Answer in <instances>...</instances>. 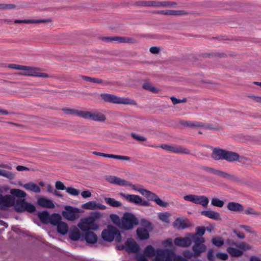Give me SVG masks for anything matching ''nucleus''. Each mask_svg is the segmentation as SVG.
I'll use <instances>...</instances> for the list:
<instances>
[{"label": "nucleus", "instance_id": "obj_30", "mask_svg": "<svg viewBox=\"0 0 261 261\" xmlns=\"http://www.w3.org/2000/svg\"><path fill=\"white\" fill-rule=\"evenodd\" d=\"M179 124L184 127L188 128H198L202 126L201 124V122L198 121L181 120L179 122Z\"/></svg>", "mask_w": 261, "mask_h": 261}, {"label": "nucleus", "instance_id": "obj_42", "mask_svg": "<svg viewBox=\"0 0 261 261\" xmlns=\"http://www.w3.org/2000/svg\"><path fill=\"white\" fill-rule=\"evenodd\" d=\"M0 176L6 177L10 180H12L15 178V175L12 172L5 170H0Z\"/></svg>", "mask_w": 261, "mask_h": 261}, {"label": "nucleus", "instance_id": "obj_6", "mask_svg": "<svg viewBox=\"0 0 261 261\" xmlns=\"http://www.w3.org/2000/svg\"><path fill=\"white\" fill-rule=\"evenodd\" d=\"M102 239L108 242H112L115 240L117 242H121L122 240L120 231L114 226L108 225L107 228L101 232Z\"/></svg>", "mask_w": 261, "mask_h": 261}, {"label": "nucleus", "instance_id": "obj_55", "mask_svg": "<svg viewBox=\"0 0 261 261\" xmlns=\"http://www.w3.org/2000/svg\"><path fill=\"white\" fill-rule=\"evenodd\" d=\"M148 7H162V2L149 1L148 3Z\"/></svg>", "mask_w": 261, "mask_h": 261}, {"label": "nucleus", "instance_id": "obj_8", "mask_svg": "<svg viewBox=\"0 0 261 261\" xmlns=\"http://www.w3.org/2000/svg\"><path fill=\"white\" fill-rule=\"evenodd\" d=\"M14 208L15 211L19 213L25 212L33 213L36 211L35 206L32 203L27 202L24 198H18L15 200Z\"/></svg>", "mask_w": 261, "mask_h": 261}, {"label": "nucleus", "instance_id": "obj_61", "mask_svg": "<svg viewBox=\"0 0 261 261\" xmlns=\"http://www.w3.org/2000/svg\"><path fill=\"white\" fill-rule=\"evenodd\" d=\"M207 257L209 261L214 260V252L212 249H210L208 250Z\"/></svg>", "mask_w": 261, "mask_h": 261}, {"label": "nucleus", "instance_id": "obj_20", "mask_svg": "<svg viewBox=\"0 0 261 261\" xmlns=\"http://www.w3.org/2000/svg\"><path fill=\"white\" fill-rule=\"evenodd\" d=\"M226 150L219 147L215 148L213 150L212 158L216 161L224 160Z\"/></svg>", "mask_w": 261, "mask_h": 261}, {"label": "nucleus", "instance_id": "obj_16", "mask_svg": "<svg viewBox=\"0 0 261 261\" xmlns=\"http://www.w3.org/2000/svg\"><path fill=\"white\" fill-rule=\"evenodd\" d=\"M84 119H90L95 121L104 122L106 119V116L99 112H91L90 111H85Z\"/></svg>", "mask_w": 261, "mask_h": 261}, {"label": "nucleus", "instance_id": "obj_54", "mask_svg": "<svg viewBox=\"0 0 261 261\" xmlns=\"http://www.w3.org/2000/svg\"><path fill=\"white\" fill-rule=\"evenodd\" d=\"M170 99L173 105H176L179 103L186 102L187 101V99L186 97L183 98L181 99L176 98L174 96H172L170 97Z\"/></svg>", "mask_w": 261, "mask_h": 261}, {"label": "nucleus", "instance_id": "obj_60", "mask_svg": "<svg viewBox=\"0 0 261 261\" xmlns=\"http://www.w3.org/2000/svg\"><path fill=\"white\" fill-rule=\"evenodd\" d=\"M144 253H140L137 255L136 259L138 261H148Z\"/></svg>", "mask_w": 261, "mask_h": 261}, {"label": "nucleus", "instance_id": "obj_2", "mask_svg": "<svg viewBox=\"0 0 261 261\" xmlns=\"http://www.w3.org/2000/svg\"><path fill=\"white\" fill-rule=\"evenodd\" d=\"M144 253L147 257H152L156 255L155 258L157 261H172V257L174 253L169 250L158 249L155 251L154 248L151 245L145 247Z\"/></svg>", "mask_w": 261, "mask_h": 261}, {"label": "nucleus", "instance_id": "obj_31", "mask_svg": "<svg viewBox=\"0 0 261 261\" xmlns=\"http://www.w3.org/2000/svg\"><path fill=\"white\" fill-rule=\"evenodd\" d=\"M227 208L232 212H240L243 210V206L237 202H229L227 205Z\"/></svg>", "mask_w": 261, "mask_h": 261}, {"label": "nucleus", "instance_id": "obj_21", "mask_svg": "<svg viewBox=\"0 0 261 261\" xmlns=\"http://www.w3.org/2000/svg\"><path fill=\"white\" fill-rule=\"evenodd\" d=\"M37 204L42 207L48 208H53L55 207V204L50 199L44 197H40L38 198Z\"/></svg>", "mask_w": 261, "mask_h": 261}, {"label": "nucleus", "instance_id": "obj_45", "mask_svg": "<svg viewBox=\"0 0 261 261\" xmlns=\"http://www.w3.org/2000/svg\"><path fill=\"white\" fill-rule=\"evenodd\" d=\"M211 204L215 206L222 207L224 204L223 201L218 199V198H213L211 201Z\"/></svg>", "mask_w": 261, "mask_h": 261}, {"label": "nucleus", "instance_id": "obj_24", "mask_svg": "<svg viewBox=\"0 0 261 261\" xmlns=\"http://www.w3.org/2000/svg\"><path fill=\"white\" fill-rule=\"evenodd\" d=\"M188 219L181 220L180 218H177L173 222V225L178 229H184L189 227L190 224L188 223Z\"/></svg>", "mask_w": 261, "mask_h": 261}, {"label": "nucleus", "instance_id": "obj_37", "mask_svg": "<svg viewBox=\"0 0 261 261\" xmlns=\"http://www.w3.org/2000/svg\"><path fill=\"white\" fill-rule=\"evenodd\" d=\"M196 232L195 233H189L188 235L191 236L192 239L200 238L199 236L202 237L204 235L205 232V228L204 227H197L196 228Z\"/></svg>", "mask_w": 261, "mask_h": 261}, {"label": "nucleus", "instance_id": "obj_56", "mask_svg": "<svg viewBox=\"0 0 261 261\" xmlns=\"http://www.w3.org/2000/svg\"><path fill=\"white\" fill-rule=\"evenodd\" d=\"M153 13L165 15H172V10H158L154 11Z\"/></svg>", "mask_w": 261, "mask_h": 261}, {"label": "nucleus", "instance_id": "obj_19", "mask_svg": "<svg viewBox=\"0 0 261 261\" xmlns=\"http://www.w3.org/2000/svg\"><path fill=\"white\" fill-rule=\"evenodd\" d=\"M126 250L132 253H137L139 251L140 247L138 244L131 238H129L125 242Z\"/></svg>", "mask_w": 261, "mask_h": 261}, {"label": "nucleus", "instance_id": "obj_3", "mask_svg": "<svg viewBox=\"0 0 261 261\" xmlns=\"http://www.w3.org/2000/svg\"><path fill=\"white\" fill-rule=\"evenodd\" d=\"M11 195H3L1 194V208L2 210H6V207L14 206L15 201V197L25 198L27 193L18 189H12L10 190Z\"/></svg>", "mask_w": 261, "mask_h": 261}, {"label": "nucleus", "instance_id": "obj_58", "mask_svg": "<svg viewBox=\"0 0 261 261\" xmlns=\"http://www.w3.org/2000/svg\"><path fill=\"white\" fill-rule=\"evenodd\" d=\"M189 13L184 10H172V15L181 16L189 14Z\"/></svg>", "mask_w": 261, "mask_h": 261}, {"label": "nucleus", "instance_id": "obj_44", "mask_svg": "<svg viewBox=\"0 0 261 261\" xmlns=\"http://www.w3.org/2000/svg\"><path fill=\"white\" fill-rule=\"evenodd\" d=\"M81 77L84 80L88 81L90 82L97 83V84H101L103 83L102 80L100 79L91 77L85 76V75H82Z\"/></svg>", "mask_w": 261, "mask_h": 261}, {"label": "nucleus", "instance_id": "obj_29", "mask_svg": "<svg viewBox=\"0 0 261 261\" xmlns=\"http://www.w3.org/2000/svg\"><path fill=\"white\" fill-rule=\"evenodd\" d=\"M50 216L49 213L47 211L38 212V217L43 224H48L49 223Z\"/></svg>", "mask_w": 261, "mask_h": 261}, {"label": "nucleus", "instance_id": "obj_49", "mask_svg": "<svg viewBox=\"0 0 261 261\" xmlns=\"http://www.w3.org/2000/svg\"><path fill=\"white\" fill-rule=\"evenodd\" d=\"M159 219L162 220V221L166 222V223H169V214L168 213L166 212L164 213H160L159 215Z\"/></svg>", "mask_w": 261, "mask_h": 261}, {"label": "nucleus", "instance_id": "obj_53", "mask_svg": "<svg viewBox=\"0 0 261 261\" xmlns=\"http://www.w3.org/2000/svg\"><path fill=\"white\" fill-rule=\"evenodd\" d=\"M141 223L143 227L147 229L150 230L152 229V223L145 219H142L141 220Z\"/></svg>", "mask_w": 261, "mask_h": 261}, {"label": "nucleus", "instance_id": "obj_59", "mask_svg": "<svg viewBox=\"0 0 261 261\" xmlns=\"http://www.w3.org/2000/svg\"><path fill=\"white\" fill-rule=\"evenodd\" d=\"M55 187L56 189L58 190H66L67 188V187H66L64 184L61 181H56Z\"/></svg>", "mask_w": 261, "mask_h": 261}, {"label": "nucleus", "instance_id": "obj_43", "mask_svg": "<svg viewBox=\"0 0 261 261\" xmlns=\"http://www.w3.org/2000/svg\"><path fill=\"white\" fill-rule=\"evenodd\" d=\"M82 207L86 210H93L96 209V202L93 201H89L82 204Z\"/></svg>", "mask_w": 261, "mask_h": 261}, {"label": "nucleus", "instance_id": "obj_12", "mask_svg": "<svg viewBox=\"0 0 261 261\" xmlns=\"http://www.w3.org/2000/svg\"><path fill=\"white\" fill-rule=\"evenodd\" d=\"M192 241L194 242V245L192 247V250L194 253L193 256L197 257L202 252L206 250V246L203 244L204 242L203 238L193 239Z\"/></svg>", "mask_w": 261, "mask_h": 261}, {"label": "nucleus", "instance_id": "obj_38", "mask_svg": "<svg viewBox=\"0 0 261 261\" xmlns=\"http://www.w3.org/2000/svg\"><path fill=\"white\" fill-rule=\"evenodd\" d=\"M104 200L107 204L112 207H118L121 206V203L114 198L105 197Z\"/></svg>", "mask_w": 261, "mask_h": 261}, {"label": "nucleus", "instance_id": "obj_27", "mask_svg": "<svg viewBox=\"0 0 261 261\" xmlns=\"http://www.w3.org/2000/svg\"><path fill=\"white\" fill-rule=\"evenodd\" d=\"M61 110L65 114L71 115H76L81 118H84V112L80 111L74 109H70L68 108H62Z\"/></svg>", "mask_w": 261, "mask_h": 261}, {"label": "nucleus", "instance_id": "obj_64", "mask_svg": "<svg viewBox=\"0 0 261 261\" xmlns=\"http://www.w3.org/2000/svg\"><path fill=\"white\" fill-rule=\"evenodd\" d=\"M81 195L84 198H89L91 196V193L89 190H86L81 193Z\"/></svg>", "mask_w": 261, "mask_h": 261}, {"label": "nucleus", "instance_id": "obj_34", "mask_svg": "<svg viewBox=\"0 0 261 261\" xmlns=\"http://www.w3.org/2000/svg\"><path fill=\"white\" fill-rule=\"evenodd\" d=\"M23 187L27 190L31 191L37 193H40L41 191L40 188L36 184L32 182L25 184L23 186Z\"/></svg>", "mask_w": 261, "mask_h": 261}, {"label": "nucleus", "instance_id": "obj_63", "mask_svg": "<svg viewBox=\"0 0 261 261\" xmlns=\"http://www.w3.org/2000/svg\"><path fill=\"white\" fill-rule=\"evenodd\" d=\"M149 51L153 54H158L160 51V48L156 46H152L150 48Z\"/></svg>", "mask_w": 261, "mask_h": 261}, {"label": "nucleus", "instance_id": "obj_51", "mask_svg": "<svg viewBox=\"0 0 261 261\" xmlns=\"http://www.w3.org/2000/svg\"><path fill=\"white\" fill-rule=\"evenodd\" d=\"M130 135L133 139L139 141L145 142L147 140L145 137L139 136L135 133H132Z\"/></svg>", "mask_w": 261, "mask_h": 261}, {"label": "nucleus", "instance_id": "obj_5", "mask_svg": "<svg viewBox=\"0 0 261 261\" xmlns=\"http://www.w3.org/2000/svg\"><path fill=\"white\" fill-rule=\"evenodd\" d=\"M8 67L11 69L24 71V72H20L17 73L18 75L36 76L43 78H47L49 76V75L47 73L40 72V69L38 68L16 64H10L8 65Z\"/></svg>", "mask_w": 261, "mask_h": 261}, {"label": "nucleus", "instance_id": "obj_22", "mask_svg": "<svg viewBox=\"0 0 261 261\" xmlns=\"http://www.w3.org/2000/svg\"><path fill=\"white\" fill-rule=\"evenodd\" d=\"M107 180L110 183L123 186H127L128 182L115 176H109L107 178Z\"/></svg>", "mask_w": 261, "mask_h": 261}, {"label": "nucleus", "instance_id": "obj_32", "mask_svg": "<svg viewBox=\"0 0 261 261\" xmlns=\"http://www.w3.org/2000/svg\"><path fill=\"white\" fill-rule=\"evenodd\" d=\"M57 231L58 233L62 235H65L67 234L69 229L68 224L64 222L61 221L57 225Z\"/></svg>", "mask_w": 261, "mask_h": 261}, {"label": "nucleus", "instance_id": "obj_9", "mask_svg": "<svg viewBox=\"0 0 261 261\" xmlns=\"http://www.w3.org/2000/svg\"><path fill=\"white\" fill-rule=\"evenodd\" d=\"M138 224L139 220L134 214L129 212L123 214L122 217L121 229L125 230H131Z\"/></svg>", "mask_w": 261, "mask_h": 261}, {"label": "nucleus", "instance_id": "obj_35", "mask_svg": "<svg viewBox=\"0 0 261 261\" xmlns=\"http://www.w3.org/2000/svg\"><path fill=\"white\" fill-rule=\"evenodd\" d=\"M62 217L59 214L54 213L50 216L49 223L53 226H57L62 221Z\"/></svg>", "mask_w": 261, "mask_h": 261}, {"label": "nucleus", "instance_id": "obj_18", "mask_svg": "<svg viewBox=\"0 0 261 261\" xmlns=\"http://www.w3.org/2000/svg\"><path fill=\"white\" fill-rule=\"evenodd\" d=\"M92 153L94 155H98L99 156L112 158V159H117V160H124V161H129L131 160V158L130 157L127 156L115 155V154H107V153H101V152H97V151H93L92 152Z\"/></svg>", "mask_w": 261, "mask_h": 261}, {"label": "nucleus", "instance_id": "obj_52", "mask_svg": "<svg viewBox=\"0 0 261 261\" xmlns=\"http://www.w3.org/2000/svg\"><path fill=\"white\" fill-rule=\"evenodd\" d=\"M66 191L68 193L73 196H77L80 193L78 190L72 187H67Z\"/></svg>", "mask_w": 261, "mask_h": 261}, {"label": "nucleus", "instance_id": "obj_10", "mask_svg": "<svg viewBox=\"0 0 261 261\" xmlns=\"http://www.w3.org/2000/svg\"><path fill=\"white\" fill-rule=\"evenodd\" d=\"M65 211H63L62 214L63 217L69 221H74L80 217L79 214L81 210L76 207H73L71 206L66 205L65 206Z\"/></svg>", "mask_w": 261, "mask_h": 261}, {"label": "nucleus", "instance_id": "obj_50", "mask_svg": "<svg viewBox=\"0 0 261 261\" xmlns=\"http://www.w3.org/2000/svg\"><path fill=\"white\" fill-rule=\"evenodd\" d=\"M237 247L243 251L244 250H250L252 248V247L250 245L246 244L244 242L238 244Z\"/></svg>", "mask_w": 261, "mask_h": 261}, {"label": "nucleus", "instance_id": "obj_14", "mask_svg": "<svg viewBox=\"0 0 261 261\" xmlns=\"http://www.w3.org/2000/svg\"><path fill=\"white\" fill-rule=\"evenodd\" d=\"M184 199L186 201L192 202L197 204H200L205 207L207 205L209 200L207 197L205 196H198L195 195H188L184 197Z\"/></svg>", "mask_w": 261, "mask_h": 261}, {"label": "nucleus", "instance_id": "obj_48", "mask_svg": "<svg viewBox=\"0 0 261 261\" xmlns=\"http://www.w3.org/2000/svg\"><path fill=\"white\" fill-rule=\"evenodd\" d=\"M16 8V6L13 4H1L0 9L7 10V9H14Z\"/></svg>", "mask_w": 261, "mask_h": 261}, {"label": "nucleus", "instance_id": "obj_36", "mask_svg": "<svg viewBox=\"0 0 261 261\" xmlns=\"http://www.w3.org/2000/svg\"><path fill=\"white\" fill-rule=\"evenodd\" d=\"M228 253L232 257H239L243 254V251L234 247H228L226 249Z\"/></svg>", "mask_w": 261, "mask_h": 261}, {"label": "nucleus", "instance_id": "obj_7", "mask_svg": "<svg viewBox=\"0 0 261 261\" xmlns=\"http://www.w3.org/2000/svg\"><path fill=\"white\" fill-rule=\"evenodd\" d=\"M100 97L103 101L107 102L116 104L136 105V101L133 99L118 97L112 94L102 93L100 94Z\"/></svg>", "mask_w": 261, "mask_h": 261}, {"label": "nucleus", "instance_id": "obj_1", "mask_svg": "<svg viewBox=\"0 0 261 261\" xmlns=\"http://www.w3.org/2000/svg\"><path fill=\"white\" fill-rule=\"evenodd\" d=\"M94 216H90L87 218H82L77 224V226L85 233H83L82 241H85L88 244H94L97 241V236L90 230H96L99 226L95 221L96 218L99 217V214L94 213Z\"/></svg>", "mask_w": 261, "mask_h": 261}, {"label": "nucleus", "instance_id": "obj_15", "mask_svg": "<svg viewBox=\"0 0 261 261\" xmlns=\"http://www.w3.org/2000/svg\"><path fill=\"white\" fill-rule=\"evenodd\" d=\"M160 147L162 149L171 152L185 154H190L191 153V151L189 149L182 146H171L163 144H161Z\"/></svg>", "mask_w": 261, "mask_h": 261}, {"label": "nucleus", "instance_id": "obj_26", "mask_svg": "<svg viewBox=\"0 0 261 261\" xmlns=\"http://www.w3.org/2000/svg\"><path fill=\"white\" fill-rule=\"evenodd\" d=\"M201 214L203 216L207 217L209 218L215 220L221 221V218L220 214L218 212L212 211H202Z\"/></svg>", "mask_w": 261, "mask_h": 261}, {"label": "nucleus", "instance_id": "obj_25", "mask_svg": "<svg viewBox=\"0 0 261 261\" xmlns=\"http://www.w3.org/2000/svg\"><path fill=\"white\" fill-rule=\"evenodd\" d=\"M69 237L72 241H82V239L83 238V234H82L80 230L75 227L73 229H71L69 233Z\"/></svg>", "mask_w": 261, "mask_h": 261}, {"label": "nucleus", "instance_id": "obj_46", "mask_svg": "<svg viewBox=\"0 0 261 261\" xmlns=\"http://www.w3.org/2000/svg\"><path fill=\"white\" fill-rule=\"evenodd\" d=\"M177 3L171 1H163L162 2V7L176 8Z\"/></svg>", "mask_w": 261, "mask_h": 261}, {"label": "nucleus", "instance_id": "obj_33", "mask_svg": "<svg viewBox=\"0 0 261 261\" xmlns=\"http://www.w3.org/2000/svg\"><path fill=\"white\" fill-rule=\"evenodd\" d=\"M136 232L138 238L141 240L148 239L149 237L148 231L144 228H139Z\"/></svg>", "mask_w": 261, "mask_h": 261}, {"label": "nucleus", "instance_id": "obj_47", "mask_svg": "<svg viewBox=\"0 0 261 261\" xmlns=\"http://www.w3.org/2000/svg\"><path fill=\"white\" fill-rule=\"evenodd\" d=\"M245 214L246 215H252L254 216H259L261 213L259 212H256L252 207H248L244 211Z\"/></svg>", "mask_w": 261, "mask_h": 261}, {"label": "nucleus", "instance_id": "obj_40", "mask_svg": "<svg viewBox=\"0 0 261 261\" xmlns=\"http://www.w3.org/2000/svg\"><path fill=\"white\" fill-rule=\"evenodd\" d=\"M212 243L215 246L220 247L223 245L224 242L222 237L218 236L212 238Z\"/></svg>", "mask_w": 261, "mask_h": 261}, {"label": "nucleus", "instance_id": "obj_62", "mask_svg": "<svg viewBox=\"0 0 261 261\" xmlns=\"http://www.w3.org/2000/svg\"><path fill=\"white\" fill-rule=\"evenodd\" d=\"M116 36L114 37H101L100 39L101 40L106 42H112V41H116Z\"/></svg>", "mask_w": 261, "mask_h": 261}, {"label": "nucleus", "instance_id": "obj_28", "mask_svg": "<svg viewBox=\"0 0 261 261\" xmlns=\"http://www.w3.org/2000/svg\"><path fill=\"white\" fill-rule=\"evenodd\" d=\"M240 158V155L235 152L226 150L224 160L229 162L237 161Z\"/></svg>", "mask_w": 261, "mask_h": 261}, {"label": "nucleus", "instance_id": "obj_57", "mask_svg": "<svg viewBox=\"0 0 261 261\" xmlns=\"http://www.w3.org/2000/svg\"><path fill=\"white\" fill-rule=\"evenodd\" d=\"M216 256L219 259L223 260H226L228 258V255L226 253L218 252L216 253Z\"/></svg>", "mask_w": 261, "mask_h": 261}, {"label": "nucleus", "instance_id": "obj_41", "mask_svg": "<svg viewBox=\"0 0 261 261\" xmlns=\"http://www.w3.org/2000/svg\"><path fill=\"white\" fill-rule=\"evenodd\" d=\"M142 87L143 89L151 91L153 93H157L159 91V89L154 87L149 83L148 82L144 83L142 85Z\"/></svg>", "mask_w": 261, "mask_h": 261}, {"label": "nucleus", "instance_id": "obj_39", "mask_svg": "<svg viewBox=\"0 0 261 261\" xmlns=\"http://www.w3.org/2000/svg\"><path fill=\"white\" fill-rule=\"evenodd\" d=\"M110 218L113 223L121 229L122 218L120 219L117 215L114 214H111Z\"/></svg>", "mask_w": 261, "mask_h": 261}, {"label": "nucleus", "instance_id": "obj_17", "mask_svg": "<svg viewBox=\"0 0 261 261\" xmlns=\"http://www.w3.org/2000/svg\"><path fill=\"white\" fill-rule=\"evenodd\" d=\"M192 240V237L188 234L187 237L184 238H176L174 240V243L177 246L188 247L191 245Z\"/></svg>", "mask_w": 261, "mask_h": 261}, {"label": "nucleus", "instance_id": "obj_23", "mask_svg": "<svg viewBox=\"0 0 261 261\" xmlns=\"http://www.w3.org/2000/svg\"><path fill=\"white\" fill-rule=\"evenodd\" d=\"M51 22L50 19H16L14 21L15 23H41Z\"/></svg>", "mask_w": 261, "mask_h": 261}, {"label": "nucleus", "instance_id": "obj_13", "mask_svg": "<svg viewBox=\"0 0 261 261\" xmlns=\"http://www.w3.org/2000/svg\"><path fill=\"white\" fill-rule=\"evenodd\" d=\"M120 195L125 198L129 202L141 206H150V203L147 201L143 200L142 198L137 195L125 194L123 193H120Z\"/></svg>", "mask_w": 261, "mask_h": 261}, {"label": "nucleus", "instance_id": "obj_4", "mask_svg": "<svg viewBox=\"0 0 261 261\" xmlns=\"http://www.w3.org/2000/svg\"><path fill=\"white\" fill-rule=\"evenodd\" d=\"M127 186L130 187L133 190L139 192L148 200L155 202L160 206L164 207H167L169 205L167 202L163 201L156 194L142 188V186L140 185H133L132 182L128 181Z\"/></svg>", "mask_w": 261, "mask_h": 261}, {"label": "nucleus", "instance_id": "obj_11", "mask_svg": "<svg viewBox=\"0 0 261 261\" xmlns=\"http://www.w3.org/2000/svg\"><path fill=\"white\" fill-rule=\"evenodd\" d=\"M201 169L212 174L218 175L226 179H231L235 181L238 180V178L235 176L212 167L203 166L201 167Z\"/></svg>", "mask_w": 261, "mask_h": 261}]
</instances>
